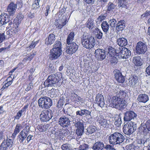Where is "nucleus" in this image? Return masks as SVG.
Masks as SVG:
<instances>
[{
  "instance_id": "f257e3e1",
  "label": "nucleus",
  "mask_w": 150,
  "mask_h": 150,
  "mask_svg": "<svg viewBox=\"0 0 150 150\" xmlns=\"http://www.w3.org/2000/svg\"><path fill=\"white\" fill-rule=\"evenodd\" d=\"M116 88L117 89H115L114 91L116 95L111 98V104L113 107L122 110L125 107L126 103L122 99L126 96V93L124 91Z\"/></svg>"
},
{
  "instance_id": "f03ea898",
  "label": "nucleus",
  "mask_w": 150,
  "mask_h": 150,
  "mask_svg": "<svg viewBox=\"0 0 150 150\" xmlns=\"http://www.w3.org/2000/svg\"><path fill=\"white\" fill-rule=\"evenodd\" d=\"M62 75L61 73H58L49 75L44 82L45 86H59L62 84L60 81L62 77Z\"/></svg>"
},
{
  "instance_id": "7ed1b4c3",
  "label": "nucleus",
  "mask_w": 150,
  "mask_h": 150,
  "mask_svg": "<svg viewBox=\"0 0 150 150\" xmlns=\"http://www.w3.org/2000/svg\"><path fill=\"white\" fill-rule=\"evenodd\" d=\"M81 42L83 46L88 49H91L95 45V41L93 37H88L84 35L81 37Z\"/></svg>"
},
{
  "instance_id": "20e7f679",
  "label": "nucleus",
  "mask_w": 150,
  "mask_h": 150,
  "mask_svg": "<svg viewBox=\"0 0 150 150\" xmlns=\"http://www.w3.org/2000/svg\"><path fill=\"white\" fill-rule=\"evenodd\" d=\"M109 143L112 144H120L123 142L125 139L122 134L118 132H115L109 137Z\"/></svg>"
},
{
  "instance_id": "39448f33",
  "label": "nucleus",
  "mask_w": 150,
  "mask_h": 150,
  "mask_svg": "<svg viewBox=\"0 0 150 150\" xmlns=\"http://www.w3.org/2000/svg\"><path fill=\"white\" fill-rule=\"evenodd\" d=\"M38 103L39 106L42 109H48L52 105V101L47 97L40 98Z\"/></svg>"
},
{
  "instance_id": "423d86ee",
  "label": "nucleus",
  "mask_w": 150,
  "mask_h": 150,
  "mask_svg": "<svg viewBox=\"0 0 150 150\" xmlns=\"http://www.w3.org/2000/svg\"><path fill=\"white\" fill-rule=\"evenodd\" d=\"M53 116L51 110H44L42 112L40 115V119L42 121H48L52 118Z\"/></svg>"
},
{
  "instance_id": "0eeeda50",
  "label": "nucleus",
  "mask_w": 150,
  "mask_h": 150,
  "mask_svg": "<svg viewBox=\"0 0 150 150\" xmlns=\"http://www.w3.org/2000/svg\"><path fill=\"white\" fill-rule=\"evenodd\" d=\"M147 49L146 44L142 42H138L136 47V51L139 54H144L147 51Z\"/></svg>"
},
{
  "instance_id": "6e6552de",
  "label": "nucleus",
  "mask_w": 150,
  "mask_h": 150,
  "mask_svg": "<svg viewBox=\"0 0 150 150\" xmlns=\"http://www.w3.org/2000/svg\"><path fill=\"white\" fill-rule=\"evenodd\" d=\"M138 130L139 133L141 134L146 133L148 131H150V120L147 121L145 124L143 125L141 124L138 129Z\"/></svg>"
},
{
  "instance_id": "1a4fd4ad",
  "label": "nucleus",
  "mask_w": 150,
  "mask_h": 150,
  "mask_svg": "<svg viewBox=\"0 0 150 150\" xmlns=\"http://www.w3.org/2000/svg\"><path fill=\"white\" fill-rule=\"evenodd\" d=\"M67 46L66 50V52L69 54H72L75 53L78 48V45L74 42L67 44Z\"/></svg>"
},
{
  "instance_id": "9d476101",
  "label": "nucleus",
  "mask_w": 150,
  "mask_h": 150,
  "mask_svg": "<svg viewBox=\"0 0 150 150\" xmlns=\"http://www.w3.org/2000/svg\"><path fill=\"white\" fill-rule=\"evenodd\" d=\"M62 54V50L52 48L50 52V58L52 60L58 59Z\"/></svg>"
},
{
  "instance_id": "9b49d317",
  "label": "nucleus",
  "mask_w": 150,
  "mask_h": 150,
  "mask_svg": "<svg viewBox=\"0 0 150 150\" xmlns=\"http://www.w3.org/2000/svg\"><path fill=\"white\" fill-rule=\"evenodd\" d=\"M13 143V141L10 139L7 138L6 140H4L0 145V150H6L10 148L12 146Z\"/></svg>"
},
{
  "instance_id": "f8f14e48",
  "label": "nucleus",
  "mask_w": 150,
  "mask_h": 150,
  "mask_svg": "<svg viewBox=\"0 0 150 150\" xmlns=\"http://www.w3.org/2000/svg\"><path fill=\"white\" fill-rule=\"evenodd\" d=\"M59 124L63 127H68L70 125L69 118L66 116L61 117L58 120Z\"/></svg>"
},
{
  "instance_id": "ddd939ff",
  "label": "nucleus",
  "mask_w": 150,
  "mask_h": 150,
  "mask_svg": "<svg viewBox=\"0 0 150 150\" xmlns=\"http://www.w3.org/2000/svg\"><path fill=\"white\" fill-rule=\"evenodd\" d=\"M74 125L75 127L77 128L76 130V134L79 136L82 135L84 131V127L83 122L80 121L76 122Z\"/></svg>"
},
{
  "instance_id": "4468645a",
  "label": "nucleus",
  "mask_w": 150,
  "mask_h": 150,
  "mask_svg": "<svg viewBox=\"0 0 150 150\" xmlns=\"http://www.w3.org/2000/svg\"><path fill=\"white\" fill-rule=\"evenodd\" d=\"M137 117V114L133 111H127L125 114L124 119L125 121H129L132 119L136 118Z\"/></svg>"
},
{
  "instance_id": "2eb2a0df",
  "label": "nucleus",
  "mask_w": 150,
  "mask_h": 150,
  "mask_svg": "<svg viewBox=\"0 0 150 150\" xmlns=\"http://www.w3.org/2000/svg\"><path fill=\"white\" fill-rule=\"evenodd\" d=\"M17 4L13 2H11L7 8V11L11 16L13 15L17 9Z\"/></svg>"
},
{
  "instance_id": "dca6fc26",
  "label": "nucleus",
  "mask_w": 150,
  "mask_h": 150,
  "mask_svg": "<svg viewBox=\"0 0 150 150\" xmlns=\"http://www.w3.org/2000/svg\"><path fill=\"white\" fill-rule=\"evenodd\" d=\"M10 17L8 15L4 13L0 15V25H2L9 22Z\"/></svg>"
},
{
  "instance_id": "f3484780",
  "label": "nucleus",
  "mask_w": 150,
  "mask_h": 150,
  "mask_svg": "<svg viewBox=\"0 0 150 150\" xmlns=\"http://www.w3.org/2000/svg\"><path fill=\"white\" fill-rule=\"evenodd\" d=\"M111 128L110 121L104 119V132L105 133V134L108 135L110 132Z\"/></svg>"
},
{
  "instance_id": "a211bd4d",
  "label": "nucleus",
  "mask_w": 150,
  "mask_h": 150,
  "mask_svg": "<svg viewBox=\"0 0 150 150\" xmlns=\"http://www.w3.org/2000/svg\"><path fill=\"white\" fill-rule=\"evenodd\" d=\"M115 79L118 82L123 83L125 81V76L118 70L116 71L115 74Z\"/></svg>"
},
{
  "instance_id": "6ab92c4d",
  "label": "nucleus",
  "mask_w": 150,
  "mask_h": 150,
  "mask_svg": "<svg viewBox=\"0 0 150 150\" xmlns=\"http://www.w3.org/2000/svg\"><path fill=\"white\" fill-rule=\"evenodd\" d=\"M125 47H119L118 48H117L116 49V55L120 59H124V55H125Z\"/></svg>"
},
{
  "instance_id": "aec40b11",
  "label": "nucleus",
  "mask_w": 150,
  "mask_h": 150,
  "mask_svg": "<svg viewBox=\"0 0 150 150\" xmlns=\"http://www.w3.org/2000/svg\"><path fill=\"white\" fill-rule=\"evenodd\" d=\"M55 35L53 33L50 34L45 40V43L47 45L52 44L55 41Z\"/></svg>"
},
{
  "instance_id": "412c9836",
  "label": "nucleus",
  "mask_w": 150,
  "mask_h": 150,
  "mask_svg": "<svg viewBox=\"0 0 150 150\" xmlns=\"http://www.w3.org/2000/svg\"><path fill=\"white\" fill-rule=\"evenodd\" d=\"M137 100L139 102L145 103L149 100V97L146 94H141L138 96Z\"/></svg>"
},
{
  "instance_id": "4be33fe9",
  "label": "nucleus",
  "mask_w": 150,
  "mask_h": 150,
  "mask_svg": "<svg viewBox=\"0 0 150 150\" xmlns=\"http://www.w3.org/2000/svg\"><path fill=\"white\" fill-rule=\"evenodd\" d=\"M28 104L25 105L21 110H19L17 113L16 115L14 116V119L19 120L22 116L23 113H24L26 112V110L28 108Z\"/></svg>"
},
{
  "instance_id": "5701e85b",
  "label": "nucleus",
  "mask_w": 150,
  "mask_h": 150,
  "mask_svg": "<svg viewBox=\"0 0 150 150\" xmlns=\"http://www.w3.org/2000/svg\"><path fill=\"white\" fill-rule=\"evenodd\" d=\"M91 112L86 109L81 110H77L76 112V116L82 117L83 115L87 116L90 115Z\"/></svg>"
},
{
  "instance_id": "b1692460",
  "label": "nucleus",
  "mask_w": 150,
  "mask_h": 150,
  "mask_svg": "<svg viewBox=\"0 0 150 150\" xmlns=\"http://www.w3.org/2000/svg\"><path fill=\"white\" fill-rule=\"evenodd\" d=\"M138 81V78L136 76H132L129 79V86L133 87Z\"/></svg>"
},
{
  "instance_id": "393cba45",
  "label": "nucleus",
  "mask_w": 150,
  "mask_h": 150,
  "mask_svg": "<svg viewBox=\"0 0 150 150\" xmlns=\"http://www.w3.org/2000/svg\"><path fill=\"white\" fill-rule=\"evenodd\" d=\"M36 52L32 53L28 55L25 58H24L22 61L23 64H25V63L28 62H30L34 56L36 55Z\"/></svg>"
},
{
  "instance_id": "a878e982",
  "label": "nucleus",
  "mask_w": 150,
  "mask_h": 150,
  "mask_svg": "<svg viewBox=\"0 0 150 150\" xmlns=\"http://www.w3.org/2000/svg\"><path fill=\"white\" fill-rule=\"evenodd\" d=\"M117 42L119 45L122 47L123 46H125L127 44V40L124 38H120L117 39Z\"/></svg>"
},
{
  "instance_id": "bb28decb",
  "label": "nucleus",
  "mask_w": 150,
  "mask_h": 150,
  "mask_svg": "<svg viewBox=\"0 0 150 150\" xmlns=\"http://www.w3.org/2000/svg\"><path fill=\"white\" fill-rule=\"evenodd\" d=\"M102 49H98L95 51V54L96 57H97L99 60H103V55L102 54Z\"/></svg>"
},
{
  "instance_id": "cd10ccee",
  "label": "nucleus",
  "mask_w": 150,
  "mask_h": 150,
  "mask_svg": "<svg viewBox=\"0 0 150 150\" xmlns=\"http://www.w3.org/2000/svg\"><path fill=\"white\" fill-rule=\"evenodd\" d=\"M28 133L25 132L23 130H22L19 133L18 137L19 138V141L20 142H22L26 138Z\"/></svg>"
},
{
  "instance_id": "c85d7f7f",
  "label": "nucleus",
  "mask_w": 150,
  "mask_h": 150,
  "mask_svg": "<svg viewBox=\"0 0 150 150\" xmlns=\"http://www.w3.org/2000/svg\"><path fill=\"white\" fill-rule=\"evenodd\" d=\"M103 144L102 142H98L94 144L93 149L94 150H102L103 149Z\"/></svg>"
},
{
  "instance_id": "c756f323",
  "label": "nucleus",
  "mask_w": 150,
  "mask_h": 150,
  "mask_svg": "<svg viewBox=\"0 0 150 150\" xmlns=\"http://www.w3.org/2000/svg\"><path fill=\"white\" fill-rule=\"evenodd\" d=\"M141 59L139 57H134L133 58L132 62L136 66H140L142 64Z\"/></svg>"
},
{
  "instance_id": "7c9ffc66",
  "label": "nucleus",
  "mask_w": 150,
  "mask_h": 150,
  "mask_svg": "<svg viewBox=\"0 0 150 150\" xmlns=\"http://www.w3.org/2000/svg\"><path fill=\"white\" fill-rule=\"evenodd\" d=\"M103 96L101 94H98L96 97V100L98 101L97 104L100 107H103Z\"/></svg>"
},
{
  "instance_id": "2f4dec72",
  "label": "nucleus",
  "mask_w": 150,
  "mask_h": 150,
  "mask_svg": "<svg viewBox=\"0 0 150 150\" xmlns=\"http://www.w3.org/2000/svg\"><path fill=\"white\" fill-rule=\"evenodd\" d=\"M125 27V24L123 21H120L117 24L116 29L117 31H122Z\"/></svg>"
},
{
  "instance_id": "473e14b6",
  "label": "nucleus",
  "mask_w": 150,
  "mask_h": 150,
  "mask_svg": "<svg viewBox=\"0 0 150 150\" xmlns=\"http://www.w3.org/2000/svg\"><path fill=\"white\" fill-rule=\"evenodd\" d=\"M75 34L73 32H71L68 35L67 39V44L70 43L74 40V37Z\"/></svg>"
},
{
  "instance_id": "72a5a7b5",
  "label": "nucleus",
  "mask_w": 150,
  "mask_h": 150,
  "mask_svg": "<svg viewBox=\"0 0 150 150\" xmlns=\"http://www.w3.org/2000/svg\"><path fill=\"white\" fill-rule=\"evenodd\" d=\"M52 48L60 50H62V45L61 42L59 41H56L54 44L53 45Z\"/></svg>"
},
{
  "instance_id": "f704fd0d",
  "label": "nucleus",
  "mask_w": 150,
  "mask_h": 150,
  "mask_svg": "<svg viewBox=\"0 0 150 150\" xmlns=\"http://www.w3.org/2000/svg\"><path fill=\"white\" fill-rule=\"evenodd\" d=\"M132 124V122H130L128 125H124L123 127V131L126 134H128L129 132L128 131L129 129H130L131 125Z\"/></svg>"
},
{
  "instance_id": "c9c22d12",
  "label": "nucleus",
  "mask_w": 150,
  "mask_h": 150,
  "mask_svg": "<svg viewBox=\"0 0 150 150\" xmlns=\"http://www.w3.org/2000/svg\"><path fill=\"white\" fill-rule=\"evenodd\" d=\"M93 21L91 18H89L87 22L86 27L89 29H91L94 27Z\"/></svg>"
},
{
  "instance_id": "e433bc0d",
  "label": "nucleus",
  "mask_w": 150,
  "mask_h": 150,
  "mask_svg": "<svg viewBox=\"0 0 150 150\" xmlns=\"http://www.w3.org/2000/svg\"><path fill=\"white\" fill-rule=\"evenodd\" d=\"M130 129H129L128 134H131L134 132L137 129V124L134 122H132V124L131 125Z\"/></svg>"
},
{
  "instance_id": "4c0bfd02",
  "label": "nucleus",
  "mask_w": 150,
  "mask_h": 150,
  "mask_svg": "<svg viewBox=\"0 0 150 150\" xmlns=\"http://www.w3.org/2000/svg\"><path fill=\"white\" fill-rule=\"evenodd\" d=\"M96 129H97L96 127L93 126H90L87 129V133L88 134H91L95 132Z\"/></svg>"
},
{
  "instance_id": "58836bf2",
  "label": "nucleus",
  "mask_w": 150,
  "mask_h": 150,
  "mask_svg": "<svg viewBox=\"0 0 150 150\" xmlns=\"http://www.w3.org/2000/svg\"><path fill=\"white\" fill-rule=\"evenodd\" d=\"M127 148L130 150H139V147L134 144H131L128 146Z\"/></svg>"
},
{
  "instance_id": "ea45409f",
  "label": "nucleus",
  "mask_w": 150,
  "mask_h": 150,
  "mask_svg": "<svg viewBox=\"0 0 150 150\" xmlns=\"http://www.w3.org/2000/svg\"><path fill=\"white\" fill-rule=\"evenodd\" d=\"M65 101L63 97H60L58 101L57 107L58 108H60L62 107L64 104Z\"/></svg>"
},
{
  "instance_id": "a19ab883",
  "label": "nucleus",
  "mask_w": 150,
  "mask_h": 150,
  "mask_svg": "<svg viewBox=\"0 0 150 150\" xmlns=\"http://www.w3.org/2000/svg\"><path fill=\"white\" fill-rule=\"evenodd\" d=\"M61 149L62 150H72V148L70 144H65L61 146Z\"/></svg>"
},
{
  "instance_id": "79ce46f5",
  "label": "nucleus",
  "mask_w": 150,
  "mask_h": 150,
  "mask_svg": "<svg viewBox=\"0 0 150 150\" xmlns=\"http://www.w3.org/2000/svg\"><path fill=\"white\" fill-rule=\"evenodd\" d=\"M126 0H118V6L122 8H124L126 5Z\"/></svg>"
},
{
  "instance_id": "37998d69",
  "label": "nucleus",
  "mask_w": 150,
  "mask_h": 150,
  "mask_svg": "<svg viewBox=\"0 0 150 150\" xmlns=\"http://www.w3.org/2000/svg\"><path fill=\"white\" fill-rule=\"evenodd\" d=\"M108 53L109 55L110 56L112 57H114V54H116V49L115 50L112 47H110Z\"/></svg>"
},
{
  "instance_id": "c03bdc74",
  "label": "nucleus",
  "mask_w": 150,
  "mask_h": 150,
  "mask_svg": "<svg viewBox=\"0 0 150 150\" xmlns=\"http://www.w3.org/2000/svg\"><path fill=\"white\" fill-rule=\"evenodd\" d=\"M125 50L126 51L125 52V55L123 56H124V59H127L129 58L130 56V55L131 54V51H130L128 49L125 47Z\"/></svg>"
},
{
  "instance_id": "a18cd8bd",
  "label": "nucleus",
  "mask_w": 150,
  "mask_h": 150,
  "mask_svg": "<svg viewBox=\"0 0 150 150\" xmlns=\"http://www.w3.org/2000/svg\"><path fill=\"white\" fill-rule=\"evenodd\" d=\"M88 149L89 146L85 144H82L78 148L79 150H88Z\"/></svg>"
},
{
  "instance_id": "49530a36",
  "label": "nucleus",
  "mask_w": 150,
  "mask_h": 150,
  "mask_svg": "<svg viewBox=\"0 0 150 150\" xmlns=\"http://www.w3.org/2000/svg\"><path fill=\"white\" fill-rule=\"evenodd\" d=\"M23 128V126L21 124H17L16 125L14 131L18 133L20 131L21 129Z\"/></svg>"
},
{
  "instance_id": "de8ad7c7",
  "label": "nucleus",
  "mask_w": 150,
  "mask_h": 150,
  "mask_svg": "<svg viewBox=\"0 0 150 150\" xmlns=\"http://www.w3.org/2000/svg\"><path fill=\"white\" fill-rule=\"evenodd\" d=\"M24 16L21 13H19L17 16L16 18L18 20V22H20L23 19Z\"/></svg>"
},
{
  "instance_id": "09e8293b",
  "label": "nucleus",
  "mask_w": 150,
  "mask_h": 150,
  "mask_svg": "<svg viewBox=\"0 0 150 150\" xmlns=\"http://www.w3.org/2000/svg\"><path fill=\"white\" fill-rule=\"evenodd\" d=\"M109 29V25L106 21H104V32H106Z\"/></svg>"
},
{
  "instance_id": "8fccbe9b",
  "label": "nucleus",
  "mask_w": 150,
  "mask_h": 150,
  "mask_svg": "<svg viewBox=\"0 0 150 150\" xmlns=\"http://www.w3.org/2000/svg\"><path fill=\"white\" fill-rule=\"evenodd\" d=\"M39 41H33L30 45L29 47V49H31L33 48L36 46V45L38 43Z\"/></svg>"
},
{
  "instance_id": "3c124183",
  "label": "nucleus",
  "mask_w": 150,
  "mask_h": 150,
  "mask_svg": "<svg viewBox=\"0 0 150 150\" xmlns=\"http://www.w3.org/2000/svg\"><path fill=\"white\" fill-rule=\"evenodd\" d=\"M108 11H110L114 9L115 7V5L111 3H109L108 4Z\"/></svg>"
},
{
  "instance_id": "603ef678",
  "label": "nucleus",
  "mask_w": 150,
  "mask_h": 150,
  "mask_svg": "<svg viewBox=\"0 0 150 150\" xmlns=\"http://www.w3.org/2000/svg\"><path fill=\"white\" fill-rule=\"evenodd\" d=\"M50 6L48 5H47L45 8V14L46 16H47L48 13L50 12Z\"/></svg>"
},
{
  "instance_id": "864d4df0",
  "label": "nucleus",
  "mask_w": 150,
  "mask_h": 150,
  "mask_svg": "<svg viewBox=\"0 0 150 150\" xmlns=\"http://www.w3.org/2000/svg\"><path fill=\"white\" fill-rule=\"evenodd\" d=\"M116 22V20L114 19L110 20L109 22L111 26L112 27H115Z\"/></svg>"
},
{
  "instance_id": "5fc2aeb1",
  "label": "nucleus",
  "mask_w": 150,
  "mask_h": 150,
  "mask_svg": "<svg viewBox=\"0 0 150 150\" xmlns=\"http://www.w3.org/2000/svg\"><path fill=\"white\" fill-rule=\"evenodd\" d=\"M33 88V83L30 82L28 85L27 88L25 89V91H29L32 89Z\"/></svg>"
},
{
  "instance_id": "6e6d98bb",
  "label": "nucleus",
  "mask_w": 150,
  "mask_h": 150,
  "mask_svg": "<svg viewBox=\"0 0 150 150\" xmlns=\"http://www.w3.org/2000/svg\"><path fill=\"white\" fill-rule=\"evenodd\" d=\"M71 96H72L75 97L76 99V100L74 99V101H75V100L76 101V99H77L78 101H80L81 99V98L79 96L76 94L74 93H72Z\"/></svg>"
},
{
  "instance_id": "4d7b16f0",
  "label": "nucleus",
  "mask_w": 150,
  "mask_h": 150,
  "mask_svg": "<svg viewBox=\"0 0 150 150\" xmlns=\"http://www.w3.org/2000/svg\"><path fill=\"white\" fill-rule=\"evenodd\" d=\"M149 138L146 139V140H144V142L143 143V145L145 147H146L147 146H149V145L150 144V142H149Z\"/></svg>"
},
{
  "instance_id": "13d9d810",
  "label": "nucleus",
  "mask_w": 150,
  "mask_h": 150,
  "mask_svg": "<svg viewBox=\"0 0 150 150\" xmlns=\"http://www.w3.org/2000/svg\"><path fill=\"white\" fill-rule=\"evenodd\" d=\"M103 20V15L102 14L97 19L96 22L98 23H99Z\"/></svg>"
},
{
  "instance_id": "bf43d9fd",
  "label": "nucleus",
  "mask_w": 150,
  "mask_h": 150,
  "mask_svg": "<svg viewBox=\"0 0 150 150\" xmlns=\"http://www.w3.org/2000/svg\"><path fill=\"white\" fill-rule=\"evenodd\" d=\"M67 114L69 116H71L73 112L71 109L69 108L67 109Z\"/></svg>"
},
{
  "instance_id": "052dcab7",
  "label": "nucleus",
  "mask_w": 150,
  "mask_h": 150,
  "mask_svg": "<svg viewBox=\"0 0 150 150\" xmlns=\"http://www.w3.org/2000/svg\"><path fill=\"white\" fill-rule=\"evenodd\" d=\"M5 39V37L4 33L0 34V43L2 42Z\"/></svg>"
},
{
  "instance_id": "680f3d73",
  "label": "nucleus",
  "mask_w": 150,
  "mask_h": 150,
  "mask_svg": "<svg viewBox=\"0 0 150 150\" xmlns=\"http://www.w3.org/2000/svg\"><path fill=\"white\" fill-rule=\"evenodd\" d=\"M63 17V18L64 19V21H62V24L63 25V26L65 25L67 23L68 21L67 20V17L66 16H65V15H64L62 16Z\"/></svg>"
},
{
  "instance_id": "e2e57ef3",
  "label": "nucleus",
  "mask_w": 150,
  "mask_h": 150,
  "mask_svg": "<svg viewBox=\"0 0 150 150\" xmlns=\"http://www.w3.org/2000/svg\"><path fill=\"white\" fill-rule=\"evenodd\" d=\"M150 15V11H146L145 13L142 15V17L144 18L147 17Z\"/></svg>"
},
{
  "instance_id": "0e129e2a",
  "label": "nucleus",
  "mask_w": 150,
  "mask_h": 150,
  "mask_svg": "<svg viewBox=\"0 0 150 150\" xmlns=\"http://www.w3.org/2000/svg\"><path fill=\"white\" fill-rule=\"evenodd\" d=\"M111 63L114 64H116L117 63V59L116 57H112L111 60Z\"/></svg>"
},
{
  "instance_id": "69168bd1",
  "label": "nucleus",
  "mask_w": 150,
  "mask_h": 150,
  "mask_svg": "<svg viewBox=\"0 0 150 150\" xmlns=\"http://www.w3.org/2000/svg\"><path fill=\"white\" fill-rule=\"evenodd\" d=\"M49 126L50 125L49 124H47L42 126L43 129V130L44 132L46 131L49 128Z\"/></svg>"
},
{
  "instance_id": "338daca9",
  "label": "nucleus",
  "mask_w": 150,
  "mask_h": 150,
  "mask_svg": "<svg viewBox=\"0 0 150 150\" xmlns=\"http://www.w3.org/2000/svg\"><path fill=\"white\" fill-rule=\"evenodd\" d=\"M110 47V46H108L106 48H105V50H104V53L105 54H106L107 55L108 54V51H109Z\"/></svg>"
},
{
  "instance_id": "774afa93",
  "label": "nucleus",
  "mask_w": 150,
  "mask_h": 150,
  "mask_svg": "<svg viewBox=\"0 0 150 150\" xmlns=\"http://www.w3.org/2000/svg\"><path fill=\"white\" fill-rule=\"evenodd\" d=\"M145 72L147 74L150 76V64L146 68Z\"/></svg>"
}]
</instances>
